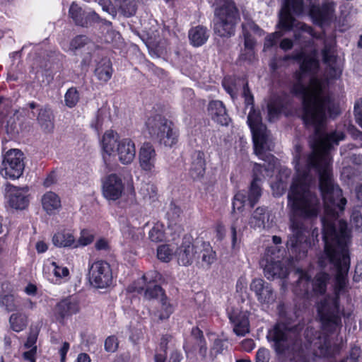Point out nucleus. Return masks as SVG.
<instances>
[{
    "mask_svg": "<svg viewBox=\"0 0 362 362\" xmlns=\"http://www.w3.org/2000/svg\"><path fill=\"white\" fill-rule=\"evenodd\" d=\"M292 104V100L286 92L273 95L268 104L267 111L270 118L279 117Z\"/></svg>",
    "mask_w": 362,
    "mask_h": 362,
    "instance_id": "nucleus-19",
    "label": "nucleus"
},
{
    "mask_svg": "<svg viewBox=\"0 0 362 362\" xmlns=\"http://www.w3.org/2000/svg\"><path fill=\"white\" fill-rule=\"evenodd\" d=\"M146 130L153 141L167 147L178 142L179 131L174 123L160 114L148 117L145 122Z\"/></svg>",
    "mask_w": 362,
    "mask_h": 362,
    "instance_id": "nucleus-5",
    "label": "nucleus"
},
{
    "mask_svg": "<svg viewBox=\"0 0 362 362\" xmlns=\"http://www.w3.org/2000/svg\"><path fill=\"white\" fill-rule=\"evenodd\" d=\"M230 239H231V249L233 251L239 250L240 248V244L242 241L243 233L237 231V223L234 221L230 227Z\"/></svg>",
    "mask_w": 362,
    "mask_h": 362,
    "instance_id": "nucleus-50",
    "label": "nucleus"
},
{
    "mask_svg": "<svg viewBox=\"0 0 362 362\" xmlns=\"http://www.w3.org/2000/svg\"><path fill=\"white\" fill-rule=\"evenodd\" d=\"M259 158L264 160L267 164H254L252 180H255L256 182L262 183V179L264 178L263 173H272L274 171L276 166V158L271 153L263 154L262 156H259Z\"/></svg>",
    "mask_w": 362,
    "mask_h": 362,
    "instance_id": "nucleus-24",
    "label": "nucleus"
},
{
    "mask_svg": "<svg viewBox=\"0 0 362 362\" xmlns=\"http://www.w3.org/2000/svg\"><path fill=\"white\" fill-rule=\"evenodd\" d=\"M43 210L49 216L54 215L62 208L61 199L55 192H45L41 199Z\"/></svg>",
    "mask_w": 362,
    "mask_h": 362,
    "instance_id": "nucleus-27",
    "label": "nucleus"
},
{
    "mask_svg": "<svg viewBox=\"0 0 362 362\" xmlns=\"http://www.w3.org/2000/svg\"><path fill=\"white\" fill-rule=\"evenodd\" d=\"M330 279L329 274L326 272H319L312 279V291L315 296H323L325 294L327 285Z\"/></svg>",
    "mask_w": 362,
    "mask_h": 362,
    "instance_id": "nucleus-32",
    "label": "nucleus"
},
{
    "mask_svg": "<svg viewBox=\"0 0 362 362\" xmlns=\"http://www.w3.org/2000/svg\"><path fill=\"white\" fill-rule=\"evenodd\" d=\"M292 362H308L309 359L306 351L303 348L301 339H296L289 349L286 351Z\"/></svg>",
    "mask_w": 362,
    "mask_h": 362,
    "instance_id": "nucleus-36",
    "label": "nucleus"
},
{
    "mask_svg": "<svg viewBox=\"0 0 362 362\" xmlns=\"http://www.w3.org/2000/svg\"><path fill=\"white\" fill-rule=\"evenodd\" d=\"M0 307L8 313L15 312L21 307V298L15 295L13 288L8 281L3 282L1 286Z\"/></svg>",
    "mask_w": 362,
    "mask_h": 362,
    "instance_id": "nucleus-18",
    "label": "nucleus"
},
{
    "mask_svg": "<svg viewBox=\"0 0 362 362\" xmlns=\"http://www.w3.org/2000/svg\"><path fill=\"white\" fill-rule=\"evenodd\" d=\"M165 294L164 289L160 286L155 284L153 286H147L144 291V298L147 300L157 299L158 296L163 297Z\"/></svg>",
    "mask_w": 362,
    "mask_h": 362,
    "instance_id": "nucleus-53",
    "label": "nucleus"
},
{
    "mask_svg": "<svg viewBox=\"0 0 362 362\" xmlns=\"http://www.w3.org/2000/svg\"><path fill=\"white\" fill-rule=\"evenodd\" d=\"M272 242L275 245L267 247L259 264L267 279H285L290 274L286 250L278 246L282 242L280 236L273 235Z\"/></svg>",
    "mask_w": 362,
    "mask_h": 362,
    "instance_id": "nucleus-3",
    "label": "nucleus"
},
{
    "mask_svg": "<svg viewBox=\"0 0 362 362\" xmlns=\"http://www.w3.org/2000/svg\"><path fill=\"white\" fill-rule=\"evenodd\" d=\"M341 176L348 183L354 182L361 176V172L354 167L349 165L342 168Z\"/></svg>",
    "mask_w": 362,
    "mask_h": 362,
    "instance_id": "nucleus-51",
    "label": "nucleus"
},
{
    "mask_svg": "<svg viewBox=\"0 0 362 362\" xmlns=\"http://www.w3.org/2000/svg\"><path fill=\"white\" fill-rule=\"evenodd\" d=\"M86 13L76 3L73 2L69 9V16L73 20L76 25L85 27Z\"/></svg>",
    "mask_w": 362,
    "mask_h": 362,
    "instance_id": "nucleus-40",
    "label": "nucleus"
},
{
    "mask_svg": "<svg viewBox=\"0 0 362 362\" xmlns=\"http://www.w3.org/2000/svg\"><path fill=\"white\" fill-rule=\"evenodd\" d=\"M222 86L233 99L236 97V81L234 78L225 76L222 81Z\"/></svg>",
    "mask_w": 362,
    "mask_h": 362,
    "instance_id": "nucleus-55",
    "label": "nucleus"
},
{
    "mask_svg": "<svg viewBox=\"0 0 362 362\" xmlns=\"http://www.w3.org/2000/svg\"><path fill=\"white\" fill-rule=\"evenodd\" d=\"M24 154L18 149H11L4 156L1 173L6 178L15 180L19 178L23 173Z\"/></svg>",
    "mask_w": 362,
    "mask_h": 362,
    "instance_id": "nucleus-9",
    "label": "nucleus"
},
{
    "mask_svg": "<svg viewBox=\"0 0 362 362\" xmlns=\"http://www.w3.org/2000/svg\"><path fill=\"white\" fill-rule=\"evenodd\" d=\"M117 133L112 130H108L105 132L101 140L103 150V160L105 168L108 170L112 169V158H114L112 153L115 152V144L117 139L115 138Z\"/></svg>",
    "mask_w": 362,
    "mask_h": 362,
    "instance_id": "nucleus-20",
    "label": "nucleus"
},
{
    "mask_svg": "<svg viewBox=\"0 0 362 362\" xmlns=\"http://www.w3.org/2000/svg\"><path fill=\"white\" fill-rule=\"evenodd\" d=\"M191 337L194 340L193 349L198 350L199 356L204 359L206 358L208 347L203 331L197 326L194 327L191 330Z\"/></svg>",
    "mask_w": 362,
    "mask_h": 362,
    "instance_id": "nucleus-31",
    "label": "nucleus"
},
{
    "mask_svg": "<svg viewBox=\"0 0 362 362\" xmlns=\"http://www.w3.org/2000/svg\"><path fill=\"white\" fill-rule=\"evenodd\" d=\"M53 245L59 248H77L78 244L73 232L66 228L57 230L52 238Z\"/></svg>",
    "mask_w": 362,
    "mask_h": 362,
    "instance_id": "nucleus-26",
    "label": "nucleus"
},
{
    "mask_svg": "<svg viewBox=\"0 0 362 362\" xmlns=\"http://www.w3.org/2000/svg\"><path fill=\"white\" fill-rule=\"evenodd\" d=\"M89 42L90 39L86 35H78L71 40L69 50L75 52L84 47Z\"/></svg>",
    "mask_w": 362,
    "mask_h": 362,
    "instance_id": "nucleus-52",
    "label": "nucleus"
},
{
    "mask_svg": "<svg viewBox=\"0 0 362 362\" xmlns=\"http://www.w3.org/2000/svg\"><path fill=\"white\" fill-rule=\"evenodd\" d=\"M325 125H326V123L325 124V125L322 128V134L316 135L314 133L315 136L318 137L319 139H322L325 142L332 143V144H338V143L340 141H342L345 139V134L343 132L334 131L329 134H325L324 132Z\"/></svg>",
    "mask_w": 362,
    "mask_h": 362,
    "instance_id": "nucleus-43",
    "label": "nucleus"
},
{
    "mask_svg": "<svg viewBox=\"0 0 362 362\" xmlns=\"http://www.w3.org/2000/svg\"><path fill=\"white\" fill-rule=\"evenodd\" d=\"M81 307L78 300L69 296L61 299L53 308V316L55 321L61 325H65L68 319L80 312Z\"/></svg>",
    "mask_w": 362,
    "mask_h": 362,
    "instance_id": "nucleus-10",
    "label": "nucleus"
},
{
    "mask_svg": "<svg viewBox=\"0 0 362 362\" xmlns=\"http://www.w3.org/2000/svg\"><path fill=\"white\" fill-rule=\"evenodd\" d=\"M262 183L256 182L255 180L251 181L246 194L247 204L250 208H254L259 202L262 195Z\"/></svg>",
    "mask_w": 362,
    "mask_h": 362,
    "instance_id": "nucleus-39",
    "label": "nucleus"
},
{
    "mask_svg": "<svg viewBox=\"0 0 362 362\" xmlns=\"http://www.w3.org/2000/svg\"><path fill=\"white\" fill-rule=\"evenodd\" d=\"M305 324L298 322L297 325L291 326L286 322H278L275 323L272 329L268 331L267 339L272 342V348L277 356H284L286 351L289 349L288 333H293L296 339H300V334L303 330Z\"/></svg>",
    "mask_w": 362,
    "mask_h": 362,
    "instance_id": "nucleus-6",
    "label": "nucleus"
},
{
    "mask_svg": "<svg viewBox=\"0 0 362 362\" xmlns=\"http://www.w3.org/2000/svg\"><path fill=\"white\" fill-rule=\"evenodd\" d=\"M89 280L97 288L110 287L113 281L112 270L110 264L105 260H96L89 267Z\"/></svg>",
    "mask_w": 362,
    "mask_h": 362,
    "instance_id": "nucleus-8",
    "label": "nucleus"
},
{
    "mask_svg": "<svg viewBox=\"0 0 362 362\" xmlns=\"http://www.w3.org/2000/svg\"><path fill=\"white\" fill-rule=\"evenodd\" d=\"M141 193L144 199L153 202L157 199L158 189L153 184H146L141 189Z\"/></svg>",
    "mask_w": 362,
    "mask_h": 362,
    "instance_id": "nucleus-54",
    "label": "nucleus"
},
{
    "mask_svg": "<svg viewBox=\"0 0 362 362\" xmlns=\"http://www.w3.org/2000/svg\"><path fill=\"white\" fill-rule=\"evenodd\" d=\"M103 194L108 200L119 199L124 192V185L120 176L112 173L106 176L102 185Z\"/></svg>",
    "mask_w": 362,
    "mask_h": 362,
    "instance_id": "nucleus-14",
    "label": "nucleus"
},
{
    "mask_svg": "<svg viewBox=\"0 0 362 362\" xmlns=\"http://www.w3.org/2000/svg\"><path fill=\"white\" fill-rule=\"evenodd\" d=\"M282 9H288L291 13L300 16L304 12L303 0H285L284 6Z\"/></svg>",
    "mask_w": 362,
    "mask_h": 362,
    "instance_id": "nucleus-48",
    "label": "nucleus"
},
{
    "mask_svg": "<svg viewBox=\"0 0 362 362\" xmlns=\"http://www.w3.org/2000/svg\"><path fill=\"white\" fill-rule=\"evenodd\" d=\"M165 232L163 229V226L156 224L149 231L148 237L152 242L159 243L165 239Z\"/></svg>",
    "mask_w": 362,
    "mask_h": 362,
    "instance_id": "nucleus-56",
    "label": "nucleus"
},
{
    "mask_svg": "<svg viewBox=\"0 0 362 362\" xmlns=\"http://www.w3.org/2000/svg\"><path fill=\"white\" fill-rule=\"evenodd\" d=\"M291 173V172L288 169L279 171V174L276 175V180L271 185L273 194L275 197H281L286 192Z\"/></svg>",
    "mask_w": 362,
    "mask_h": 362,
    "instance_id": "nucleus-33",
    "label": "nucleus"
},
{
    "mask_svg": "<svg viewBox=\"0 0 362 362\" xmlns=\"http://www.w3.org/2000/svg\"><path fill=\"white\" fill-rule=\"evenodd\" d=\"M250 290L255 293L261 304L271 305L276 300V296L271 284L262 279H253L250 284Z\"/></svg>",
    "mask_w": 362,
    "mask_h": 362,
    "instance_id": "nucleus-15",
    "label": "nucleus"
},
{
    "mask_svg": "<svg viewBox=\"0 0 362 362\" xmlns=\"http://www.w3.org/2000/svg\"><path fill=\"white\" fill-rule=\"evenodd\" d=\"M310 84L313 87V91L310 94H315L317 95H322L321 93L323 89V84L322 81L318 78L316 75H310Z\"/></svg>",
    "mask_w": 362,
    "mask_h": 362,
    "instance_id": "nucleus-62",
    "label": "nucleus"
},
{
    "mask_svg": "<svg viewBox=\"0 0 362 362\" xmlns=\"http://www.w3.org/2000/svg\"><path fill=\"white\" fill-rule=\"evenodd\" d=\"M247 124L250 130L253 129L261 127L264 125L262 123V118L261 112L259 110H256L255 107H251L250 112L247 115Z\"/></svg>",
    "mask_w": 362,
    "mask_h": 362,
    "instance_id": "nucleus-45",
    "label": "nucleus"
},
{
    "mask_svg": "<svg viewBox=\"0 0 362 362\" xmlns=\"http://www.w3.org/2000/svg\"><path fill=\"white\" fill-rule=\"evenodd\" d=\"M10 328L15 332H21L26 329L29 323L28 315L20 310L12 313L8 319Z\"/></svg>",
    "mask_w": 362,
    "mask_h": 362,
    "instance_id": "nucleus-35",
    "label": "nucleus"
},
{
    "mask_svg": "<svg viewBox=\"0 0 362 362\" xmlns=\"http://www.w3.org/2000/svg\"><path fill=\"white\" fill-rule=\"evenodd\" d=\"M156 153L153 145L149 142H145L141 147L139 153V165L144 171L150 172L156 163Z\"/></svg>",
    "mask_w": 362,
    "mask_h": 362,
    "instance_id": "nucleus-25",
    "label": "nucleus"
},
{
    "mask_svg": "<svg viewBox=\"0 0 362 362\" xmlns=\"http://www.w3.org/2000/svg\"><path fill=\"white\" fill-rule=\"evenodd\" d=\"M160 309L158 310V318L160 320H168L174 313V306L166 295L160 298Z\"/></svg>",
    "mask_w": 362,
    "mask_h": 362,
    "instance_id": "nucleus-42",
    "label": "nucleus"
},
{
    "mask_svg": "<svg viewBox=\"0 0 362 362\" xmlns=\"http://www.w3.org/2000/svg\"><path fill=\"white\" fill-rule=\"evenodd\" d=\"M269 217L267 207L259 206L252 214L249 221L250 226L254 229L264 228L266 221H269Z\"/></svg>",
    "mask_w": 362,
    "mask_h": 362,
    "instance_id": "nucleus-37",
    "label": "nucleus"
},
{
    "mask_svg": "<svg viewBox=\"0 0 362 362\" xmlns=\"http://www.w3.org/2000/svg\"><path fill=\"white\" fill-rule=\"evenodd\" d=\"M228 347V341L227 339H216L210 349V356L214 360L218 355L222 354L224 350Z\"/></svg>",
    "mask_w": 362,
    "mask_h": 362,
    "instance_id": "nucleus-46",
    "label": "nucleus"
},
{
    "mask_svg": "<svg viewBox=\"0 0 362 362\" xmlns=\"http://www.w3.org/2000/svg\"><path fill=\"white\" fill-rule=\"evenodd\" d=\"M188 37L191 45L199 47L207 42L209 33L205 26L199 25L189 29Z\"/></svg>",
    "mask_w": 362,
    "mask_h": 362,
    "instance_id": "nucleus-28",
    "label": "nucleus"
},
{
    "mask_svg": "<svg viewBox=\"0 0 362 362\" xmlns=\"http://www.w3.org/2000/svg\"><path fill=\"white\" fill-rule=\"evenodd\" d=\"M85 21H86V26L92 23H102L105 25H111L112 23L110 21L102 18L96 12L91 11L86 14Z\"/></svg>",
    "mask_w": 362,
    "mask_h": 362,
    "instance_id": "nucleus-58",
    "label": "nucleus"
},
{
    "mask_svg": "<svg viewBox=\"0 0 362 362\" xmlns=\"http://www.w3.org/2000/svg\"><path fill=\"white\" fill-rule=\"evenodd\" d=\"M119 4L123 14L127 17H131L136 13V5L134 0H115Z\"/></svg>",
    "mask_w": 362,
    "mask_h": 362,
    "instance_id": "nucleus-47",
    "label": "nucleus"
},
{
    "mask_svg": "<svg viewBox=\"0 0 362 362\" xmlns=\"http://www.w3.org/2000/svg\"><path fill=\"white\" fill-rule=\"evenodd\" d=\"M207 111L211 119L222 126H228L231 120L226 105L221 100H212L209 101Z\"/></svg>",
    "mask_w": 362,
    "mask_h": 362,
    "instance_id": "nucleus-21",
    "label": "nucleus"
},
{
    "mask_svg": "<svg viewBox=\"0 0 362 362\" xmlns=\"http://www.w3.org/2000/svg\"><path fill=\"white\" fill-rule=\"evenodd\" d=\"M214 32L221 37H230L235 33V28L240 21V15L233 0H215Z\"/></svg>",
    "mask_w": 362,
    "mask_h": 362,
    "instance_id": "nucleus-4",
    "label": "nucleus"
},
{
    "mask_svg": "<svg viewBox=\"0 0 362 362\" xmlns=\"http://www.w3.org/2000/svg\"><path fill=\"white\" fill-rule=\"evenodd\" d=\"M290 92L302 97L301 119L305 128H313L316 135L322 134L327 118L334 119L341 114L339 105L330 95L309 94L308 87L304 83L295 82Z\"/></svg>",
    "mask_w": 362,
    "mask_h": 362,
    "instance_id": "nucleus-2",
    "label": "nucleus"
},
{
    "mask_svg": "<svg viewBox=\"0 0 362 362\" xmlns=\"http://www.w3.org/2000/svg\"><path fill=\"white\" fill-rule=\"evenodd\" d=\"M80 94L76 87L69 88L64 95L65 105L69 107H74L78 103Z\"/></svg>",
    "mask_w": 362,
    "mask_h": 362,
    "instance_id": "nucleus-49",
    "label": "nucleus"
},
{
    "mask_svg": "<svg viewBox=\"0 0 362 362\" xmlns=\"http://www.w3.org/2000/svg\"><path fill=\"white\" fill-rule=\"evenodd\" d=\"M197 253L198 251L193 244L192 238L185 235L181 245L176 249L175 255L179 264L188 266L193 262V259L196 258Z\"/></svg>",
    "mask_w": 362,
    "mask_h": 362,
    "instance_id": "nucleus-17",
    "label": "nucleus"
},
{
    "mask_svg": "<svg viewBox=\"0 0 362 362\" xmlns=\"http://www.w3.org/2000/svg\"><path fill=\"white\" fill-rule=\"evenodd\" d=\"M206 162L202 151L195 150L191 155V163L189 174L194 180H200L204 177Z\"/></svg>",
    "mask_w": 362,
    "mask_h": 362,
    "instance_id": "nucleus-22",
    "label": "nucleus"
},
{
    "mask_svg": "<svg viewBox=\"0 0 362 362\" xmlns=\"http://www.w3.org/2000/svg\"><path fill=\"white\" fill-rule=\"evenodd\" d=\"M277 28L283 34L291 31L294 32L296 39L300 37L299 31L308 32L311 30L310 26L298 21L288 9H281Z\"/></svg>",
    "mask_w": 362,
    "mask_h": 362,
    "instance_id": "nucleus-11",
    "label": "nucleus"
},
{
    "mask_svg": "<svg viewBox=\"0 0 362 362\" xmlns=\"http://www.w3.org/2000/svg\"><path fill=\"white\" fill-rule=\"evenodd\" d=\"M6 203L8 206L16 210H24L30 204L28 190L16 187L10 183L6 185Z\"/></svg>",
    "mask_w": 362,
    "mask_h": 362,
    "instance_id": "nucleus-13",
    "label": "nucleus"
},
{
    "mask_svg": "<svg viewBox=\"0 0 362 362\" xmlns=\"http://www.w3.org/2000/svg\"><path fill=\"white\" fill-rule=\"evenodd\" d=\"M197 259H201L202 266L209 267L216 258V252L209 244L203 243V248L197 254Z\"/></svg>",
    "mask_w": 362,
    "mask_h": 362,
    "instance_id": "nucleus-41",
    "label": "nucleus"
},
{
    "mask_svg": "<svg viewBox=\"0 0 362 362\" xmlns=\"http://www.w3.org/2000/svg\"><path fill=\"white\" fill-rule=\"evenodd\" d=\"M265 125L250 130L252 135L254 151L258 156L267 154L264 151V146L267 142V135Z\"/></svg>",
    "mask_w": 362,
    "mask_h": 362,
    "instance_id": "nucleus-29",
    "label": "nucleus"
},
{
    "mask_svg": "<svg viewBox=\"0 0 362 362\" xmlns=\"http://www.w3.org/2000/svg\"><path fill=\"white\" fill-rule=\"evenodd\" d=\"M247 202L246 192L244 191H238L233 197L232 200V211L231 213L242 212Z\"/></svg>",
    "mask_w": 362,
    "mask_h": 362,
    "instance_id": "nucleus-44",
    "label": "nucleus"
},
{
    "mask_svg": "<svg viewBox=\"0 0 362 362\" xmlns=\"http://www.w3.org/2000/svg\"><path fill=\"white\" fill-rule=\"evenodd\" d=\"M230 320L233 324V332L237 336L244 337L249 333L250 321L247 316L243 314L230 316Z\"/></svg>",
    "mask_w": 362,
    "mask_h": 362,
    "instance_id": "nucleus-38",
    "label": "nucleus"
},
{
    "mask_svg": "<svg viewBox=\"0 0 362 362\" xmlns=\"http://www.w3.org/2000/svg\"><path fill=\"white\" fill-rule=\"evenodd\" d=\"M334 12L333 2H325L321 6L312 4L310 6L309 15L314 24L318 26L328 25Z\"/></svg>",
    "mask_w": 362,
    "mask_h": 362,
    "instance_id": "nucleus-16",
    "label": "nucleus"
},
{
    "mask_svg": "<svg viewBox=\"0 0 362 362\" xmlns=\"http://www.w3.org/2000/svg\"><path fill=\"white\" fill-rule=\"evenodd\" d=\"M117 153L121 163L123 165L130 164L136 156L134 142L129 138L119 140L117 145Z\"/></svg>",
    "mask_w": 362,
    "mask_h": 362,
    "instance_id": "nucleus-23",
    "label": "nucleus"
},
{
    "mask_svg": "<svg viewBox=\"0 0 362 362\" xmlns=\"http://www.w3.org/2000/svg\"><path fill=\"white\" fill-rule=\"evenodd\" d=\"M351 221L356 228L362 230V206L354 209L351 216Z\"/></svg>",
    "mask_w": 362,
    "mask_h": 362,
    "instance_id": "nucleus-60",
    "label": "nucleus"
},
{
    "mask_svg": "<svg viewBox=\"0 0 362 362\" xmlns=\"http://www.w3.org/2000/svg\"><path fill=\"white\" fill-rule=\"evenodd\" d=\"M37 120L41 129L45 133H52L54 128V116L49 107H42L39 110Z\"/></svg>",
    "mask_w": 362,
    "mask_h": 362,
    "instance_id": "nucleus-30",
    "label": "nucleus"
},
{
    "mask_svg": "<svg viewBox=\"0 0 362 362\" xmlns=\"http://www.w3.org/2000/svg\"><path fill=\"white\" fill-rule=\"evenodd\" d=\"M118 339L115 335L109 336L105 340V350L107 352L113 353L118 349Z\"/></svg>",
    "mask_w": 362,
    "mask_h": 362,
    "instance_id": "nucleus-63",
    "label": "nucleus"
},
{
    "mask_svg": "<svg viewBox=\"0 0 362 362\" xmlns=\"http://www.w3.org/2000/svg\"><path fill=\"white\" fill-rule=\"evenodd\" d=\"M312 280L311 276L303 270H300V276L297 281V284L300 286L302 284H303V287H305L303 290V295L307 296L309 293L308 291V286L310 284Z\"/></svg>",
    "mask_w": 362,
    "mask_h": 362,
    "instance_id": "nucleus-59",
    "label": "nucleus"
},
{
    "mask_svg": "<svg viewBox=\"0 0 362 362\" xmlns=\"http://www.w3.org/2000/svg\"><path fill=\"white\" fill-rule=\"evenodd\" d=\"M123 237L127 240V243L134 242L139 237L136 232V228L130 226H125L122 229Z\"/></svg>",
    "mask_w": 362,
    "mask_h": 362,
    "instance_id": "nucleus-61",
    "label": "nucleus"
},
{
    "mask_svg": "<svg viewBox=\"0 0 362 362\" xmlns=\"http://www.w3.org/2000/svg\"><path fill=\"white\" fill-rule=\"evenodd\" d=\"M354 114L356 122L362 128V98L358 99L355 102Z\"/></svg>",
    "mask_w": 362,
    "mask_h": 362,
    "instance_id": "nucleus-64",
    "label": "nucleus"
},
{
    "mask_svg": "<svg viewBox=\"0 0 362 362\" xmlns=\"http://www.w3.org/2000/svg\"><path fill=\"white\" fill-rule=\"evenodd\" d=\"M285 59L297 62L301 71L306 72L309 75H316L320 68V61L315 50L310 54L300 51L291 55H287Z\"/></svg>",
    "mask_w": 362,
    "mask_h": 362,
    "instance_id": "nucleus-12",
    "label": "nucleus"
},
{
    "mask_svg": "<svg viewBox=\"0 0 362 362\" xmlns=\"http://www.w3.org/2000/svg\"><path fill=\"white\" fill-rule=\"evenodd\" d=\"M311 170L318 174L319 189L324 204V215L321 218L324 252L318 257L317 264L325 268L327 259L336 270L334 296L321 300L317 304V312L321 329L327 333L334 334L342 327L339 295L346 291L351 265L348 245L351 235L347 222L340 219L339 228H336V221L344 212L347 201L343 197L341 189L334 183L329 156L312 152L307 156L302 177L293 180L288 194V206L295 216L310 218L318 214V201L305 182Z\"/></svg>",
    "mask_w": 362,
    "mask_h": 362,
    "instance_id": "nucleus-1",
    "label": "nucleus"
},
{
    "mask_svg": "<svg viewBox=\"0 0 362 362\" xmlns=\"http://www.w3.org/2000/svg\"><path fill=\"white\" fill-rule=\"evenodd\" d=\"M173 250L168 245H161L157 248V257L163 262H168L171 260Z\"/></svg>",
    "mask_w": 362,
    "mask_h": 362,
    "instance_id": "nucleus-57",
    "label": "nucleus"
},
{
    "mask_svg": "<svg viewBox=\"0 0 362 362\" xmlns=\"http://www.w3.org/2000/svg\"><path fill=\"white\" fill-rule=\"evenodd\" d=\"M113 73L112 64L110 59L103 58L96 64L94 74L97 78L107 83L112 78Z\"/></svg>",
    "mask_w": 362,
    "mask_h": 362,
    "instance_id": "nucleus-34",
    "label": "nucleus"
},
{
    "mask_svg": "<svg viewBox=\"0 0 362 362\" xmlns=\"http://www.w3.org/2000/svg\"><path fill=\"white\" fill-rule=\"evenodd\" d=\"M291 230L293 234L288 237L286 247L296 259H300L307 255L310 246L308 232L302 223L297 221L292 222Z\"/></svg>",
    "mask_w": 362,
    "mask_h": 362,
    "instance_id": "nucleus-7",
    "label": "nucleus"
}]
</instances>
